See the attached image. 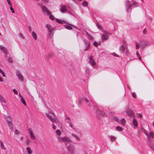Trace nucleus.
<instances>
[{
    "label": "nucleus",
    "instance_id": "nucleus-56",
    "mask_svg": "<svg viewBox=\"0 0 154 154\" xmlns=\"http://www.w3.org/2000/svg\"><path fill=\"white\" fill-rule=\"evenodd\" d=\"M138 57L139 58V60H140L143 63H144L143 62L141 58V57L140 56H140H138Z\"/></svg>",
    "mask_w": 154,
    "mask_h": 154
},
{
    "label": "nucleus",
    "instance_id": "nucleus-27",
    "mask_svg": "<svg viewBox=\"0 0 154 154\" xmlns=\"http://www.w3.org/2000/svg\"><path fill=\"white\" fill-rule=\"evenodd\" d=\"M98 113L100 116H104L105 115V113L101 110H100Z\"/></svg>",
    "mask_w": 154,
    "mask_h": 154
},
{
    "label": "nucleus",
    "instance_id": "nucleus-11",
    "mask_svg": "<svg viewBox=\"0 0 154 154\" xmlns=\"http://www.w3.org/2000/svg\"><path fill=\"white\" fill-rule=\"evenodd\" d=\"M42 10L43 12H45L47 15H49L50 14L48 10L46 7L43 6H42Z\"/></svg>",
    "mask_w": 154,
    "mask_h": 154
},
{
    "label": "nucleus",
    "instance_id": "nucleus-60",
    "mask_svg": "<svg viewBox=\"0 0 154 154\" xmlns=\"http://www.w3.org/2000/svg\"><path fill=\"white\" fill-rule=\"evenodd\" d=\"M136 54L137 56L140 55L138 51L136 52Z\"/></svg>",
    "mask_w": 154,
    "mask_h": 154
},
{
    "label": "nucleus",
    "instance_id": "nucleus-59",
    "mask_svg": "<svg viewBox=\"0 0 154 154\" xmlns=\"http://www.w3.org/2000/svg\"><path fill=\"white\" fill-rule=\"evenodd\" d=\"M69 25H70L71 26H73L74 28H77V27H76V26H74L70 23H68Z\"/></svg>",
    "mask_w": 154,
    "mask_h": 154
},
{
    "label": "nucleus",
    "instance_id": "nucleus-37",
    "mask_svg": "<svg viewBox=\"0 0 154 154\" xmlns=\"http://www.w3.org/2000/svg\"><path fill=\"white\" fill-rule=\"evenodd\" d=\"M82 5L84 6H87L88 5L87 2L86 1H84L82 3Z\"/></svg>",
    "mask_w": 154,
    "mask_h": 154
},
{
    "label": "nucleus",
    "instance_id": "nucleus-44",
    "mask_svg": "<svg viewBox=\"0 0 154 154\" xmlns=\"http://www.w3.org/2000/svg\"><path fill=\"white\" fill-rule=\"evenodd\" d=\"M56 133L58 135H60L61 134V132L60 130H57L56 131Z\"/></svg>",
    "mask_w": 154,
    "mask_h": 154
},
{
    "label": "nucleus",
    "instance_id": "nucleus-22",
    "mask_svg": "<svg viewBox=\"0 0 154 154\" xmlns=\"http://www.w3.org/2000/svg\"><path fill=\"white\" fill-rule=\"evenodd\" d=\"M66 11V7L65 6H63L61 7V9L60 10L61 12L63 13Z\"/></svg>",
    "mask_w": 154,
    "mask_h": 154
},
{
    "label": "nucleus",
    "instance_id": "nucleus-5",
    "mask_svg": "<svg viewBox=\"0 0 154 154\" xmlns=\"http://www.w3.org/2000/svg\"><path fill=\"white\" fill-rule=\"evenodd\" d=\"M151 43L146 41H141L140 42V45L141 48H143L149 45Z\"/></svg>",
    "mask_w": 154,
    "mask_h": 154
},
{
    "label": "nucleus",
    "instance_id": "nucleus-4",
    "mask_svg": "<svg viewBox=\"0 0 154 154\" xmlns=\"http://www.w3.org/2000/svg\"><path fill=\"white\" fill-rule=\"evenodd\" d=\"M101 31L103 33V34L101 36L102 40H107L108 38V36L107 35H110L111 34V33L107 32L103 30Z\"/></svg>",
    "mask_w": 154,
    "mask_h": 154
},
{
    "label": "nucleus",
    "instance_id": "nucleus-64",
    "mask_svg": "<svg viewBox=\"0 0 154 154\" xmlns=\"http://www.w3.org/2000/svg\"><path fill=\"white\" fill-rule=\"evenodd\" d=\"M3 81V80L2 79L1 77H0V82H2Z\"/></svg>",
    "mask_w": 154,
    "mask_h": 154
},
{
    "label": "nucleus",
    "instance_id": "nucleus-16",
    "mask_svg": "<svg viewBox=\"0 0 154 154\" xmlns=\"http://www.w3.org/2000/svg\"><path fill=\"white\" fill-rule=\"evenodd\" d=\"M32 35L35 40H36L37 39V35L36 33L34 31H32Z\"/></svg>",
    "mask_w": 154,
    "mask_h": 154
},
{
    "label": "nucleus",
    "instance_id": "nucleus-29",
    "mask_svg": "<svg viewBox=\"0 0 154 154\" xmlns=\"http://www.w3.org/2000/svg\"><path fill=\"white\" fill-rule=\"evenodd\" d=\"M125 46H123L122 45L120 47V50L122 52H124V51H125Z\"/></svg>",
    "mask_w": 154,
    "mask_h": 154
},
{
    "label": "nucleus",
    "instance_id": "nucleus-53",
    "mask_svg": "<svg viewBox=\"0 0 154 154\" xmlns=\"http://www.w3.org/2000/svg\"><path fill=\"white\" fill-rule=\"evenodd\" d=\"M20 37L23 38H24V37L22 33H20Z\"/></svg>",
    "mask_w": 154,
    "mask_h": 154
},
{
    "label": "nucleus",
    "instance_id": "nucleus-12",
    "mask_svg": "<svg viewBox=\"0 0 154 154\" xmlns=\"http://www.w3.org/2000/svg\"><path fill=\"white\" fill-rule=\"evenodd\" d=\"M0 49L3 51L4 54L6 55L8 54V51L7 49L3 46L0 45Z\"/></svg>",
    "mask_w": 154,
    "mask_h": 154
},
{
    "label": "nucleus",
    "instance_id": "nucleus-6",
    "mask_svg": "<svg viewBox=\"0 0 154 154\" xmlns=\"http://www.w3.org/2000/svg\"><path fill=\"white\" fill-rule=\"evenodd\" d=\"M67 147L68 150L71 154H74L75 152L74 148L73 145L70 144L67 145Z\"/></svg>",
    "mask_w": 154,
    "mask_h": 154
},
{
    "label": "nucleus",
    "instance_id": "nucleus-45",
    "mask_svg": "<svg viewBox=\"0 0 154 154\" xmlns=\"http://www.w3.org/2000/svg\"><path fill=\"white\" fill-rule=\"evenodd\" d=\"M30 141L29 139H27L26 141V143L27 146H28V144L30 143Z\"/></svg>",
    "mask_w": 154,
    "mask_h": 154
},
{
    "label": "nucleus",
    "instance_id": "nucleus-18",
    "mask_svg": "<svg viewBox=\"0 0 154 154\" xmlns=\"http://www.w3.org/2000/svg\"><path fill=\"white\" fill-rule=\"evenodd\" d=\"M46 27L47 28L48 30L50 32H51L52 30L53 29L51 27V26L50 25L47 24L46 26Z\"/></svg>",
    "mask_w": 154,
    "mask_h": 154
},
{
    "label": "nucleus",
    "instance_id": "nucleus-43",
    "mask_svg": "<svg viewBox=\"0 0 154 154\" xmlns=\"http://www.w3.org/2000/svg\"><path fill=\"white\" fill-rule=\"evenodd\" d=\"M8 60V61L10 63H13V60L11 57H9Z\"/></svg>",
    "mask_w": 154,
    "mask_h": 154
},
{
    "label": "nucleus",
    "instance_id": "nucleus-7",
    "mask_svg": "<svg viewBox=\"0 0 154 154\" xmlns=\"http://www.w3.org/2000/svg\"><path fill=\"white\" fill-rule=\"evenodd\" d=\"M125 4L127 11L128 12L129 9H131V5L130 2L128 0H127L126 1Z\"/></svg>",
    "mask_w": 154,
    "mask_h": 154
},
{
    "label": "nucleus",
    "instance_id": "nucleus-42",
    "mask_svg": "<svg viewBox=\"0 0 154 154\" xmlns=\"http://www.w3.org/2000/svg\"><path fill=\"white\" fill-rule=\"evenodd\" d=\"M128 50L127 46H125V51H124V52H125L126 53H127L128 52Z\"/></svg>",
    "mask_w": 154,
    "mask_h": 154
},
{
    "label": "nucleus",
    "instance_id": "nucleus-57",
    "mask_svg": "<svg viewBox=\"0 0 154 154\" xmlns=\"http://www.w3.org/2000/svg\"><path fill=\"white\" fill-rule=\"evenodd\" d=\"M138 117H139V118H142V114H138Z\"/></svg>",
    "mask_w": 154,
    "mask_h": 154
},
{
    "label": "nucleus",
    "instance_id": "nucleus-49",
    "mask_svg": "<svg viewBox=\"0 0 154 154\" xmlns=\"http://www.w3.org/2000/svg\"><path fill=\"white\" fill-rule=\"evenodd\" d=\"M10 9L11 11V12L12 13H14L15 11H14L13 8L12 7H10Z\"/></svg>",
    "mask_w": 154,
    "mask_h": 154
},
{
    "label": "nucleus",
    "instance_id": "nucleus-10",
    "mask_svg": "<svg viewBox=\"0 0 154 154\" xmlns=\"http://www.w3.org/2000/svg\"><path fill=\"white\" fill-rule=\"evenodd\" d=\"M16 74L17 76L18 77V79L21 81H23V78L22 75L20 74V71L19 70H17Z\"/></svg>",
    "mask_w": 154,
    "mask_h": 154
},
{
    "label": "nucleus",
    "instance_id": "nucleus-34",
    "mask_svg": "<svg viewBox=\"0 0 154 154\" xmlns=\"http://www.w3.org/2000/svg\"><path fill=\"white\" fill-rule=\"evenodd\" d=\"M110 138L111 140L112 141H114L116 139V138L115 137L111 136H110Z\"/></svg>",
    "mask_w": 154,
    "mask_h": 154
},
{
    "label": "nucleus",
    "instance_id": "nucleus-51",
    "mask_svg": "<svg viewBox=\"0 0 154 154\" xmlns=\"http://www.w3.org/2000/svg\"><path fill=\"white\" fill-rule=\"evenodd\" d=\"M132 96L134 97V98H135L136 97V94L134 93V92H133V93H132Z\"/></svg>",
    "mask_w": 154,
    "mask_h": 154
},
{
    "label": "nucleus",
    "instance_id": "nucleus-9",
    "mask_svg": "<svg viewBox=\"0 0 154 154\" xmlns=\"http://www.w3.org/2000/svg\"><path fill=\"white\" fill-rule=\"evenodd\" d=\"M29 132V135H30V138L33 140L35 139V137L34 136L33 131L32 129L29 128L28 129Z\"/></svg>",
    "mask_w": 154,
    "mask_h": 154
},
{
    "label": "nucleus",
    "instance_id": "nucleus-61",
    "mask_svg": "<svg viewBox=\"0 0 154 154\" xmlns=\"http://www.w3.org/2000/svg\"><path fill=\"white\" fill-rule=\"evenodd\" d=\"M114 56L116 57H119V56L116 54H114Z\"/></svg>",
    "mask_w": 154,
    "mask_h": 154
},
{
    "label": "nucleus",
    "instance_id": "nucleus-3",
    "mask_svg": "<svg viewBox=\"0 0 154 154\" xmlns=\"http://www.w3.org/2000/svg\"><path fill=\"white\" fill-rule=\"evenodd\" d=\"M82 101L84 102L85 103L87 104L89 106H92L91 105V103H93V102L92 101H91L90 99L89 98H86L85 97H83L82 98L81 100H80L79 102V103L80 104V102L81 101Z\"/></svg>",
    "mask_w": 154,
    "mask_h": 154
},
{
    "label": "nucleus",
    "instance_id": "nucleus-20",
    "mask_svg": "<svg viewBox=\"0 0 154 154\" xmlns=\"http://www.w3.org/2000/svg\"><path fill=\"white\" fill-rule=\"evenodd\" d=\"M0 147L3 150H5L6 149V147L4 146L3 142L1 141L0 140Z\"/></svg>",
    "mask_w": 154,
    "mask_h": 154
},
{
    "label": "nucleus",
    "instance_id": "nucleus-30",
    "mask_svg": "<svg viewBox=\"0 0 154 154\" xmlns=\"http://www.w3.org/2000/svg\"><path fill=\"white\" fill-rule=\"evenodd\" d=\"M116 130L119 131H121L123 130L122 128L119 126H116Z\"/></svg>",
    "mask_w": 154,
    "mask_h": 154
},
{
    "label": "nucleus",
    "instance_id": "nucleus-46",
    "mask_svg": "<svg viewBox=\"0 0 154 154\" xmlns=\"http://www.w3.org/2000/svg\"><path fill=\"white\" fill-rule=\"evenodd\" d=\"M49 15V17L52 20H54V19L53 17V16L52 15L50 14Z\"/></svg>",
    "mask_w": 154,
    "mask_h": 154
},
{
    "label": "nucleus",
    "instance_id": "nucleus-54",
    "mask_svg": "<svg viewBox=\"0 0 154 154\" xmlns=\"http://www.w3.org/2000/svg\"><path fill=\"white\" fill-rule=\"evenodd\" d=\"M93 44L95 46H97L98 45V43L96 42H94Z\"/></svg>",
    "mask_w": 154,
    "mask_h": 154
},
{
    "label": "nucleus",
    "instance_id": "nucleus-40",
    "mask_svg": "<svg viewBox=\"0 0 154 154\" xmlns=\"http://www.w3.org/2000/svg\"><path fill=\"white\" fill-rule=\"evenodd\" d=\"M114 119L118 122H120V120L117 117H114Z\"/></svg>",
    "mask_w": 154,
    "mask_h": 154
},
{
    "label": "nucleus",
    "instance_id": "nucleus-26",
    "mask_svg": "<svg viewBox=\"0 0 154 154\" xmlns=\"http://www.w3.org/2000/svg\"><path fill=\"white\" fill-rule=\"evenodd\" d=\"M86 35L88 36L90 39L91 40H92L94 38L93 36H91L88 32H86Z\"/></svg>",
    "mask_w": 154,
    "mask_h": 154
},
{
    "label": "nucleus",
    "instance_id": "nucleus-39",
    "mask_svg": "<svg viewBox=\"0 0 154 154\" xmlns=\"http://www.w3.org/2000/svg\"><path fill=\"white\" fill-rule=\"evenodd\" d=\"M149 135L150 137L153 138L154 137V136L153 135V133L152 132H150L149 133Z\"/></svg>",
    "mask_w": 154,
    "mask_h": 154
},
{
    "label": "nucleus",
    "instance_id": "nucleus-48",
    "mask_svg": "<svg viewBox=\"0 0 154 154\" xmlns=\"http://www.w3.org/2000/svg\"><path fill=\"white\" fill-rule=\"evenodd\" d=\"M13 91L14 93L15 94H17V95L18 94V92L15 89H13Z\"/></svg>",
    "mask_w": 154,
    "mask_h": 154
},
{
    "label": "nucleus",
    "instance_id": "nucleus-2",
    "mask_svg": "<svg viewBox=\"0 0 154 154\" xmlns=\"http://www.w3.org/2000/svg\"><path fill=\"white\" fill-rule=\"evenodd\" d=\"M58 140L59 142H65L66 143V145L67 143H69L71 141L70 139L67 137H58Z\"/></svg>",
    "mask_w": 154,
    "mask_h": 154
},
{
    "label": "nucleus",
    "instance_id": "nucleus-1",
    "mask_svg": "<svg viewBox=\"0 0 154 154\" xmlns=\"http://www.w3.org/2000/svg\"><path fill=\"white\" fill-rule=\"evenodd\" d=\"M45 114L52 122L55 123L58 125L60 124V122L54 115V112L52 110H49L48 113H45Z\"/></svg>",
    "mask_w": 154,
    "mask_h": 154
},
{
    "label": "nucleus",
    "instance_id": "nucleus-63",
    "mask_svg": "<svg viewBox=\"0 0 154 154\" xmlns=\"http://www.w3.org/2000/svg\"><path fill=\"white\" fill-rule=\"evenodd\" d=\"M74 136L76 138L77 140H79V138L78 137H77V136H76L75 135H74Z\"/></svg>",
    "mask_w": 154,
    "mask_h": 154
},
{
    "label": "nucleus",
    "instance_id": "nucleus-31",
    "mask_svg": "<svg viewBox=\"0 0 154 154\" xmlns=\"http://www.w3.org/2000/svg\"><path fill=\"white\" fill-rule=\"evenodd\" d=\"M21 101L22 103L25 106L26 105V101L24 99H23V97L21 98Z\"/></svg>",
    "mask_w": 154,
    "mask_h": 154
},
{
    "label": "nucleus",
    "instance_id": "nucleus-32",
    "mask_svg": "<svg viewBox=\"0 0 154 154\" xmlns=\"http://www.w3.org/2000/svg\"><path fill=\"white\" fill-rule=\"evenodd\" d=\"M132 2H133V6L134 7H138L139 6V5L137 3L135 2L132 1Z\"/></svg>",
    "mask_w": 154,
    "mask_h": 154
},
{
    "label": "nucleus",
    "instance_id": "nucleus-47",
    "mask_svg": "<svg viewBox=\"0 0 154 154\" xmlns=\"http://www.w3.org/2000/svg\"><path fill=\"white\" fill-rule=\"evenodd\" d=\"M19 133V131L17 129H16L14 132V133L15 134L17 135Z\"/></svg>",
    "mask_w": 154,
    "mask_h": 154
},
{
    "label": "nucleus",
    "instance_id": "nucleus-23",
    "mask_svg": "<svg viewBox=\"0 0 154 154\" xmlns=\"http://www.w3.org/2000/svg\"><path fill=\"white\" fill-rule=\"evenodd\" d=\"M6 120L7 122L12 121V119L9 116H7L5 117Z\"/></svg>",
    "mask_w": 154,
    "mask_h": 154
},
{
    "label": "nucleus",
    "instance_id": "nucleus-24",
    "mask_svg": "<svg viewBox=\"0 0 154 154\" xmlns=\"http://www.w3.org/2000/svg\"><path fill=\"white\" fill-rule=\"evenodd\" d=\"M56 21L59 23L63 24L64 22V21L62 20H60L59 19H55Z\"/></svg>",
    "mask_w": 154,
    "mask_h": 154
},
{
    "label": "nucleus",
    "instance_id": "nucleus-13",
    "mask_svg": "<svg viewBox=\"0 0 154 154\" xmlns=\"http://www.w3.org/2000/svg\"><path fill=\"white\" fill-rule=\"evenodd\" d=\"M65 121L66 122L69 124V126L72 128H73V125L70 122V120L69 118L68 117H66L65 119Z\"/></svg>",
    "mask_w": 154,
    "mask_h": 154
},
{
    "label": "nucleus",
    "instance_id": "nucleus-19",
    "mask_svg": "<svg viewBox=\"0 0 154 154\" xmlns=\"http://www.w3.org/2000/svg\"><path fill=\"white\" fill-rule=\"evenodd\" d=\"M133 123L134 127H137L138 125V122L135 119H133Z\"/></svg>",
    "mask_w": 154,
    "mask_h": 154
},
{
    "label": "nucleus",
    "instance_id": "nucleus-62",
    "mask_svg": "<svg viewBox=\"0 0 154 154\" xmlns=\"http://www.w3.org/2000/svg\"><path fill=\"white\" fill-rule=\"evenodd\" d=\"M19 96L21 98H23V97L21 96L20 94H19Z\"/></svg>",
    "mask_w": 154,
    "mask_h": 154
},
{
    "label": "nucleus",
    "instance_id": "nucleus-35",
    "mask_svg": "<svg viewBox=\"0 0 154 154\" xmlns=\"http://www.w3.org/2000/svg\"><path fill=\"white\" fill-rule=\"evenodd\" d=\"M141 130H143V132L144 133V134L146 135V136L148 137V133L146 131L142 128H141Z\"/></svg>",
    "mask_w": 154,
    "mask_h": 154
},
{
    "label": "nucleus",
    "instance_id": "nucleus-36",
    "mask_svg": "<svg viewBox=\"0 0 154 154\" xmlns=\"http://www.w3.org/2000/svg\"><path fill=\"white\" fill-rule=\"evenodd\" d=\"M0 73L2 74V76L4 77H5V75L4 72L0 69Z\"/></svg>",
    "mask_w": 154,
    "mask_h": 154
},
{
    "label": "nucleus",
    "instance_id": "nucleus-41",
    "mask_svg": "<svg viewBox=\"0 0 154 154\" xmlns=\"http://www.w3.org/2000/svg\"><path fill=\"white\" fill-rule=\"evenodd\" d=\"M7 2L8 4L10 6H12V5L10 0H7Z\"/></svg>",
    "mask_w": 154,
    "mask_h": 154
},
{
    "label": "nucleus",
    "instance_id": "nucleus-38",
    "mask_svg": "<svg viewBox=\"0 0 154 154\" xmlns=\"http://www.w3.org/2000/svg\"><path fill=\"white\" fill-rule=\"evenodd\" d=\"M135 44H136V48L137 49H138L140 47V45H139V44L138 43L136 42V43Z\"/></svg>",
    "mask_w": 154,
    "mask_h": 154
},
{
    "label": "nucleus",
    "instance_id": "nucleus-8",
    "mask_svg": "<svg viewBox=\"0 0 154 154\" xmlns=\"http://www.w3.org/2000/svg\"><path fill=\"white\" fill-rule=\"evenodd\" d=\"M89 62L90 64L93 66H94L96 65V63L94 60L93 57L92 56H91L89 57Z\"/></svg>",
    "mask_w": 154,
    "mask_h": 154
},
{
    "label": "nucleus",
    "instance_id": "nucleus-17",
    "mask_svg": "<svg viewBox=\"0 0 154 154\" xmlns=\"http://www.w3.org/2000/svg\"><path fill=\"white\" fill-rule=\"evenodd\" d=\"M1 103L4 106H5L6 105V102L4 99V98L2 97V98L0 99Z\"/></svg>",
    "mask_w": 154,
    "mask_h": 154
},
{
    "label": "nucleus",
    "instance_id": "nucleus-50",
    "mask_svg": "<svg viewBox=\"0 0 154 154\" xmlns=\"http://www.w3.org/2000/svg\"><path fill=\"white\" fill-rule=\"evenodd\" d=\"M149 146L150 148L154 151V146L152 145V144H150L149 145Z\"/></svg>",
    "mask_w": 154,
    "mask_h": 154
},
{
    "label": "nucleus",
    "instance_id": "nucleus-25",
    "mask_svg": "<svg viewBox=\"0 0 154 154\" xmlns=\"http://www.w3.org/2000/svg\"><path fill=\"white\" fill-rule=\"evenodd\" d=\"M26 150L27 151L28 154H31L32 151L30 148L29 147H27L26 148Z\"/></svg>",
    "mask_w": 154,
    "mask_h": 154
},
{
    "label": "nucleus",
    "instance_id": "nucleus-14",
    "mask_svg": "<svg viewBox=\"0 0 154 154\" xmlns=\"http://www.w3.org/2000/svg\"><path fill=\"white\" fill-rule=\"evenodd\" d=\"M127 115L131 117H133L134 116V114L133 112L131 110H129L127 112Z\"/></svg>",
    "mask_w": 154,
    "mask_h": 154
},
{
    "label": "nucleus",
    "instance_id": "nucleus-15",
    "mask_svg": "<svg viewBox=\"0 0 154 154\" xmlns=\"http://www.w3.org/2000/svg\"><path fill=\"white\" fill-rule=\"evenodd\" d=\"M84 42L85 44V45L86 46H88L87 48L85 49L84 50L85 51L88 49L90 45V42L88 41L85 40L84 41Z\"/></svg>",
    "mask_w": 154,
    "mask_h": 154
},
{
    "label": "nucleus",
    "instance_id": "nucleus-21",
    "mask_svg": "<svg viewBox=\"0 0 154 154\" xmlns=\"http://www.w3.org/2000/svg\"><path fill=\"white\" fill-rule=\"evenodd\" d=\"M10 129H11L13 128V125L12 121L7 122Z\"/></svg>",
    "mask_w": 154,
    "mask_h": 154
},
{
    "label": "nucleus",
    "instance_id": "nucleus-28",
    "mask_svg": "<svg viewBox=\"0 0 154 154\" xmlns=\"http://www.w3.org/2000/svg\"><path fill=\"white\" fill-rule=\"evenodd\" d=\"M121 122L122 125L124 126L125 125V123L126 122V121L125 119H122L121 120Z\"/></svg>",
    "mask_w": 154,
    "mask_h": 154
},
{
    "label": "nucleus",
    "instance_id": "nucleus-55",
    "mask_svg": "<svg viewBox=\"0 0 154 154\" xmlns=\"http://www.w3.org/2000/svg\"><path fill=\"white\" fill-rule=\"evenodd\" d=\"M97 26L98 29H101L102 28H101V26L100 25L98 24H97Z\"/></svg>",
    "mask_w": 154,
    "mask_h": 154
},
{
    "label": "nucleus",
    "instance_id": "nucleus-58",
    "mask_svg": "<svg viewBox=\"0 0 154 154\" xmlns=\"http://www.w3.org/2000/svg\"><path fill=\"white\" fill-rule=\"evenodd\" d=\"M28 28L29 29V31L30 32H31L32 31V28H31V27H30V26H28Z\"/></svg>",
    "mask_w": 154,
    "mask_h": 154
},
{
    "label": "nucleus",
    "instance_id": "nucleus-52",
    "mask_svg": "<svg viewBox=\"0 0 154 154\" xmlns=\"http://www.w3.org/2000/svg\"><path fill=\"white\" fill-rule=\"evenodd\" d=\"M52 128L54 129V130H55L56 129V126L54 125V124L53 123H52Z\"/></svg>",
    "mask_w": 154,
    "mask_h": 154
},
{
    "label": "nucleus",
    "instance_id": "nucleus-33",
    "mask_svg": "<svg viewBox=\"0 0 154 154\" xmlns=\"http://www.w3.org/2000/svg\"><path fill=\"white\" fill-rule=\"evenodd\" d=\"M65 27L66 29L69 30H71L72 29V28L70 26L68 25H65Z\"/></svg>",
    "mask_w": 154,
    "mask_h": 154
}]
</instances>
